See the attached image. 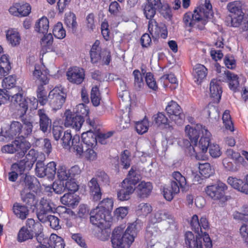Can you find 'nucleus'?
Returning a JSON list of instances; mask_svg holds the SVG:
<instances>
[{
  "label": "nucleus",
  "mask_w": 248,
  "mask_h": 248,
  "mask_svg": "<svg viewBox=\"0 0 248 248\" xmlns=\"http://www.w3.org/2000/svg\"><path fill=\"white\" fill-rule=\"evenodd\" d=\"M154 120L155 123L158 126H161L165 128L172 127V124H170L168 118L162 113H158L154 116Z\"/></svg>",
  "instance_id": "obj_39"
},
{
  "label": "nucleus",
  "mask_w": 248,
  "mask_h": 248,
  "mask_svg": "<svg viewBox=\"0 0 248 248\" xmlns=\"http://www.w3.org/2000/svg\"><path fill=\"white\" fill-rule=\"evenodd\" d=\"M34 79L38 81L40 85H45L49 82V74L43 64H36L32 72Z\"/></svg>",
  "instance_id": "obj_15"
},
{
  "label": "nucleus",
  "mask_w": 248,
  "mask_h": 248,
  "mask_svg": "<svg viewBox=\"0 0 248 248\" xmlns=\"http://www.w3.org/2000/svg\"><path fill=\"white\" fill-rule=\"evenodd\" d=\"M6 38L9 44L13 46H18L21 40L18 32L14 29L9 30L7 31Z\"/></svg>",
  "instance_id": "obj_36"
},
{
  "label": "nucleus",
  "mask_w": 248,
  "mask_h": 248,
  "mask_svg": "<svg viewBox=\"0 0 248 248\" xmlns=\"http://www.w3.org/2000/svg\"><path fill=\"white\" fill-rule=\"evenodd\" d=\"M207 74V69L203 65L197 64L193 68L192 74L195 82L198 84L205 78Z\"/></svg>",
  "instance_id": "obj_22"
},
{
  "label": "nucleus",
  "mask_w": 248,
  "mask_h": 248,
  "mask_svg": "<svg viewBox=\"0 0 248 248\" xmlns=\"http://www.w3.org/2000/svg\"><path fill=\"white\" fill-rule=\"evenodd\" d=\"M28 230L31 232L33 236L41 237V239L44 238V235L42 233L43 226L40 222L35 221L32 218H28L26 221V226Z\"/></svg>",
  "instance_id": "obj_18"
},
{
  "label": "nucleus",
  "mask_w": 248,
  "mask_h": 248,
  "mask_svg": "<svg viewBox=\"0 0 248 248\" xmlns=\"http://www.w3.org/2000/svg\"><path fill=\"white\" fill-rule=\"evenodd\" d=\"M159 9L145 4L143 7V14L148 19L153 20L152 18L156 14V10Z\"/></svg>",
  "instance_id": "obj_61"
},
{
  "label": "nucleus",
  "mask_w": 248,
  "mask_h": 248,
  "mask_svg": "<svg viewBox=\"0 0 248 248\" xmlns=\"http://www.w3.org/2000/svg\"><path fill=\"white\" fill-rule=\"evenodd\" d=\"M229 18L230 19L231 26L234 27H237L242 25L244 22H247V17L244 18V13L230 15Z\"/></svg>",
  "instance_id": "obj_40"
},
{
  "label": "nucleus",
  "mask_w": 248,
  "mask_h": 248,
  "mask_svg": "<svg viewBox=\"0 0 248 248\" xmlns=\"http://www.w3.org/2000/svg\"><path fill=\"white\" fill-rule=\"evenodd\" d=\"M89 109L88 107L83 104H79L76 106L73 109V113L76 116H81L83 118V117L88 115Z\"/></svg>",
  "instance_id": "obj_57"
},
{
  "label": "nucleus",
  "mask_w": 248,
  "mask_h": 248,
  "mask_svg": "<svg viewBox=\"0 0 248 248\" xmlns=\"http://www.w3.org/2000/svg\"><path fill=\"white\" fill-rule=\"evenodd\" d=\"M49 240L54 248H64L65 243L61 237L55 234H51Z\"/></svg>",
  "instance_id": "obj_56"
},
{
  "label": "nucleus",
  "mask_w": 248,
  "mask_h": 248,
  "mask_svg": "<svg viewBox=\"0 0 248 248\" xmlns=\"http://www.w3.org/2000/svg\"><path fill=\"white\" fill-rule=\"evenodd\" d=\"M167 219V222L170 224V227H176L175 221L172 215L165 210L155 211L150 216L149 222L152 223H157L161 221Z\"/></svg>",
  "instance_id": "obj_13"
},
{
  "label": "nucleus",
  "mask_w": 248,
  "mask_h": 248,
  "mask_svg": "<svg viewBox=\"0 0 248 248\" xmlns=\"http://www.w3.org/2000/svg\"><path fill=\"white\" fill-rule=\"evenodd\" d=\"M91 101L94 106H98L101 99L98 88L96 86L93 87L91 92Z\"/></svg>",
  "instance_id": "obj_62"
},
{
  "label": "nucleus",
  "mask_w": 248,
  "mask_h": 248,
  "mask_svg": "<svg viewBox=\"0 0 248 248\" xmlns=\"http://www.w3.org/2000/svg\"><path fill=\"white\" fill-rule=\"evenodd\" d=\"M196 237L189 231L185 234V244L187 248H202V241H203L205 248H212V243L208 233L204 232L198 233Z\"/></svg>",
  "instance_id": "obj_6"
},
{
  "label": "nucleus",
  "mask_w": 248,
  "mask_h": 248,
  "mask_svg": "<svg viewBox=\"0 0 248 248\" xmlns=\"http://www.w3.org/2000/svg\"><path fill=\"white\" fill-rule=\"evenodd\" d=\"M152 211L151 205L148 203H140L136 208V213L139 216H146Z\"/></svg>",
  "instance_id": "obj_53"
},
{
  "label": "nucleus",
  "mask_w": 248,
  "mask_h": 248,
  "mask_svg": "<svg viewBox=\"0 0 248 248\" xmlns=\"http://www.w3.org/2000/svg\"><path fill=\"white\" fill-rule=\"evenodd\" d=\"M226 156L225 159V164L228 163L229 160L232 161H236L241 163L243 161V157L241 156L240 154L236 151H233L231 149H227L226 152Z\"/></svg>",
  "instance_id": "obj_48"
},
{
  "label": "nucleus",
  "mask_w": 248,
  "mask_h": 248,
  "mask_svg": "<svg viewBox=\"0 0 248 248\" xmlns=\"http://www.w3.org/2000/svg\"><path fill=\"white\" fill-rule=\"evenodd\" d=\"M16 78L14 76H9L3 79L2 86L4 89H10L15 87Z\"/></svg>",
  "instance_id": "obj_64"
},
{
  "label": "nucleus",
  "mask_w": 248,
  "mask_h": 248,
  "mask_svg": "<svg viewBox=\"0 0 248 248\" xmlns=\"http://www.w3.org/2000/svg\"><path fill=\"white\" fill-rule=\"evenodd\" d=\"M66 93L62 86L55 87L49 93V103L53 110L60 109L65 102Z\"/></svg>",
  "instance_id": "obj_8"
},
{
  "label": "nucleus",
  "mask_w": 248,
  "mask_h": 248,
  "mask_svg": "<svg viewBox=\"0 0 248 248\" xmlns=\"http://www.w3.org/2000/svg\"><path fill=\"white\" fill-rule=\"evenodd\" d=\"M172 177L174 179L171 182H176L178 184L179 189L185 188L186 185V180L185 176L179 171H174L172 173Z\"/></svg>",
  "instance_id": "obj_54"
},
{
  "label": "nucleus",
  "mask_w": 248,
  "mask_h": 248,
  "mask_svg": "<svg viewBox=\"0 0 248 248\" xmlns=\"http://www.w3.org/2000/svg\"><path fill=\"white\" fill-rule=\"evenodd\" d=\"M67 80L71 83L80 84L85 78L84 70L80 67L74 66L69 68L66 74Z\"/></svg>",
  "instance_id": "obj_14"
},
{
  "label": "nucleus",
  "mask_w": 248,
  "mask_h": 248,
  "mask_svg": "<svg viewBox=\"0 0 248 248\" xmlns=\"http://www.w3.org/2000/svg\"><path fill=\"white\" fill-rule=\"evenodd\" d=\"M190 225L192 229L196 232L199 233L201 231V228L207 229L209 227V223L206 217H202L201 218L200 221L197 215H193L190 221Z\"/></svg>",
  "instance_id": "obj_20"
},
{
  "label": "nucleus",
  "mask_w": 248,
  "mask_h": 248,
  "mask_svg": "<svg viewBox=\"0 0 248 248\" xmlns=\"http://www.w3.org/2000/svg\"><path fill=\"white\" fill-rule=\"evenodd\" d=\"M149 126L150 122L149 120L145 117L142 120L137 122L136 123V131L139 134H143L148 131Z\"/></svg>",
  "instance_id": "obj_46"
},
{
  "label": "nucleus",
  "mask_w": 248,
  "mask_h": 248,
  "mask_svg": "<svg viewBox=\"0 0 248 248\" xmlns=\"http://www.w3.org/2000/svg\"><path fill=\"white\" fill-rule=\"evenodd\" d=\"M45 171L46 176L48 179H53L56 173V164L51 161L45 166Z\"/></svg>",
  "instance_id": "obj_59"
},
{
  "label": "nucleus",
  "mask_w": 248,
  "mask_h": 248,
  "mask_svg": "<svg viewBox=\"0 0 248 248\" xmlns=\"http://www.w3.org/2000/svg\"><path fill=\"white\" fill-rule=\"evenodd\" d=\"M44 85H39L37 90V96L39 103L44 105L49 102V94L47 95V91L46 90Z\"/></svg>",
  "instance_id": "obj_37"
},
{
  "label": "nucleus",
  "mask_w": 248,
  "mask_h": 248,
  "mask_svg": "<svg viewBox=\"0 0 248 248\" xmlns=\"http://www.w3.org/2000/svg\"><path fill=\"white\" fill-rule=\"evenodd\" d=\"M221 81L219 79H213L210 84V96L213 98L215 101L219 102L221 98L222 93V88L220 85Z\"/></svg>",
  "instance_id": "obj_21"
},
{
  "label": "nucleus",
  "mask_w": 248,
  "mask_h": 248,
  "mask_svg": "<svg viewBox=\"0 0 248 248\" xmlns=\"http://www.w3.org/2000/svg\"><path fill=\"white\" fill-rule=\"evenodd\" d=\"M52 32L54 37L59 39H62L66 36V31L60 22L55 24Z\"/></svg>",
  "instance_id": "obj_49"
},
{
  "label": "nucleus",
  "mask_w": 248,
  "mask_h": 248,
  "mask_svg": "<svg viewBox=\"0 0 248 248\" xmlns=\"http://www.w3.org/2000/svg\"><path fill=\"white\" fill-rule=\"evenodd\" d=\"M32 130V123L25 121L23 124L18 121H13L10 125L8 130H1L0 134V141L7 142L14 136H20L25 137L31 134Z\"/></svg>",
  "instance_id": "obj_3"
},
{
  "label": "nucleus",
  "mask_w": 248,
  "mask_h": 248,
  "mask_svg": "<svg viewBox=\"0 0 248 248\" xmlns=\"http://www.w3.org/2000/svg\"><path fill=\"white\" fill-rule=\"evenodd\" d=\"M222 119L225 128L230 130L231 132L234 131L233 124L232 121L229 110H226L224 112Z\"/></svg>",
  "instance_id": "obj_55"
},
{
  "label": "nucleus",
  "mask_w": 248,
  "mask_h": 248,
  "mask_svg": "<svg viewBox=\"0 0 248 248\" xmlns=\"http://www.w3.org/2000/svg\"><path fill=\"white\" fill-rule=\"evenodd\" d=\"M212 6L210 0H200L199 5L193 13L187 12L184 15L183 22L189 27L203 30L209 19L213 17Z\"/></svg>",
  "instance_id": "obj_1"
},
{
  "label": "nucleus",
  "mask_w": 248,
  "mask_h": 248,
  "mask_svg": "<svg viewBox=\"0 0 248 248\" xmlns=\"http://www.w3.org/2000/svg\"><path fill=\"white\" fill-rule=\"evenodd\" d=\"M133 75L134 88L137 90H140L144 85L142 74L139 70H135L133 72Z\"/></svg>",
  "instance_id": "obj_50"
},
{
  "label": "nucleus",
  "mask_w": 248,
  "mask_h": 248,
  "mask_svg": "<svg viewBox=\"0 0 248 248\" xmlns=\"http://www.w3.org/2000/svg\"><path fill=\"white\" fill-rule=\"evenodd\" d=\"M11 69L9 56L7 54L2 55L0 57V78L8 75Z\"/></svg>",
  "instance_id": "obj_24"
},
{
  "label": "nucleus",
  "mask_w": 248,
  "mask_h": 248,
  "mask_svg": "<svg viewBox=\"0 0 248 248\" xmlns=\"http://www.w3.org/2000/svg\"><path fill=\"white\" fill-rule=\"evenodd\" d=\"M152 189L153 186L150 182L142 181L137 186L138 194L142 198L147 197L150 194Z\"/></svg>",
  "instance_id": "obj_33"
},
{
  "label": "nucleus",
  "mask_w": 248,
  "mask_h": 248,
  "mask_svg": "<svg viewBox=\"0 0 248 248\" xmlns=\"http://www.w3.org/2000/svg\"><path fill=\"white\" fill-rule=\"evenodd\" d=\"M113 200L112 198H107L101 201L98 205V208H102L104 212L107 213L108 215H111V211L113 207Z\"/></svg>",
  "instance_id": "obj_42"
},
{
  "label": "nucleus",
  "mask_w": 248,
  "mask_h": 248,
  "mask_svg": "<svg viewBox=\"0 0 248 248\" xmlns=\"http://www.w3.org/2000/svg\"><path fill=\"white\" fill-rule=\"evenodd\" d=\"M199 170L200 174L204 178H209L214 173V170L208 163L200 164Z\"/></svg>",
  "instance_id": "obj_45"
},
{
  "label": "nucleus",
  "mask_w": 248,
  "mask_h": 248,
  "mask_svg": "<svg viewBox=\"0 0 248 248\" xmlns=\"http://www.w3.org/2000/svg\"><path fill=\"white\" fill-rule=\"evenodd\" d=\"M110 226L111 223H108V226L102 225V226L98 227L101 230L99 234L98 235V237L100 240L105 241L108 239L111 232L110 229Z\"/></svg>",
  "instance_id": "obj_63"
},
{
  "label": "nucleus",
  "mask_w": 248,
  "mask_h": 248,
  "mask_svg": "<svg viewBox=\"0 0 248 248\" xmlns=\"http://www.w3.org/2000/svg\"><path fill=\"white\" fill-rule=\"evenodd\" d=\"M96 147H86V149L83 153L81 157L84 158L88 161H95L97 158V153L95 150Z\"/></svg>",
  "instance_id": "obj_47"
},
{
  "label": "nucleus",
  "mask_w": 248,
  "mask_h": 248,
  "mask_svg": "<svg viewBox=\"0 0 248 248\" xmlns=\"http://www.w3.org/2000/svg\"><path fill=\"white\" fill-rule=\"evenodd\" d=\"M49 28L48 19L46 17L40 18L36 23L35 31L39 33H46Z\"/></svg>",
  "instance_id": "obj_38"
},
{
  "label": "nucleus",
  "mask_w": 248,
  "mask_h": 248,
  "mask_svg": "<svg viewBox=\"0 0 248 248\" xmlns=\"http://www.w3.org/2000/svg\"><path fill=\"white\" fill-rule=\"evenodd\" d=\"M179 191V187L176 182H171L170 186L164 187L163 191L164 198L169 201H171Z\"/></svg>",
  "instance_id": "obj_27"
},
{
  "label": "nucleus",
  "mask_w": 248,
  "mask_h": 248,
  "mask_svg": "<svg viewBox=\"0 0 248 248\" xmlns=\"http://www.w3.org/2000/svg\"><path fill=\"white\" fill-rule=\"evenodd\" d=\"M148 30L153 37H161L165 39L167 37L168 31L166 27L161 25L159 26L155 20L149 21Z\"/></svg>",
  "instance_id": "obj_16"
},
{
  "label": "nucleus",
  "mask_w": 248,
  "mask_h": 248,
  "mask_svg": "<svg viewBox=\"0 0 248 248\" xmlns=\"http://www.w3.org/2000/svg\"><path fill=\"white\" fill-rule=\"evenodd\" d=\"M64 23L69 31L72 32L75 31L78 26L77 18L75 14L72 12H69L66 14L64 18Z\"/></svg>",
  "instance_id": "obj_34"
},
{
  "label": "nucleus",
  "mask_w": 248,
  "mask_h": 248,
  "mask_svg": "<svg viewBox=\"0 0 248 248\" xmlns=\"http://www.w3.org/2000/svg\"><path fill=\"white\" fill-rule=\"evenodd\" d=\"M36 152L33 149H31L29 151L28 154L26 155L25 158L21 161L25 162V166H26V169L27 168H31L34 162L36 161Z\"/></svg>",
  "instance_id": "obj_51"
},
{
  "label": "nucleus",
  "mask_w": 248,
  "mask_h": 248,
  "mask_svg": "<svg viewBox=\"0 0 248 248\" xmlns=\"http://www.w3.org/2000/svg\"><path fill=\"white\" fill-rule=\"evenodd\" d=\"M228 161L229 163L225 164V159L222 161L223 165L227 170L232 172H236L238 170L241 163L232 160H229Z\"/></svg>",
  "instance_id": "obj_60"
},
{
  "label": "nucleus",
  "mask_w": 248,
  "mask_h": 248,
  "mask_svg": "<svg viewBox=\"0 0 248 248\" xmlns=\"http://www.w3.org/2000/svg\"><path fill=\"white\" fill-rule=\"evenodd\" d=\"M102 51L100 46V41L96 40L90 50V57L93 63H98L101 58Z\"/></svg>",
  "instance_id": "obj_30"
},
{
  "label": "nucleus",
  "mask_w": 248,
  "mask_h": 248,
  "mask_svg": "<svg viewBox=\"0 0 248 248\" xmlns=\"http://www.w3.org/2000/svg\"><path fill=\"white\" fill-rule=\"evenodd\" d=\"M24 161H20L18 163H15L11 167V172L9 173V180L15 182L18 177V174H22L26 169Z\"/></svg>",
  "instance_id": "obj_23"
},
{
  "label": "nucleus",
  "mask_w": 248,
  "mask_h": 248,
  "mask_svg": "<svg viewBox=\"0 0 248 248\" xmlns=\"http://www.w3.org/2000/svg\"><path fill=\"white\" fill-rule=\"evenodd\" d=\"M227 182L232 187L248 194V190H245L242 186L243 182L242 180L235 177H229L227 179Z\"/></svg>",
  "instance_id": "obj_44"
},
{
  "label": "nucleus",
  "mask_w": 248,
  "mask_h": 248,
  "mask_svg": "<svg viewBox=\"0 0 248 248\" xmlns=\"http://www.w3.org/2000/svg\"><path fill=\"white\" fill-rule=\"evenodd\" d=\"M124 227L115 228L112 234L111 243L113 248H129L134 242L136 235V225L130 224L124 232Z\"/></svg>",
  "instance_id": "obj_2"
},
{
  "label": "nucleus",
  "mask_w": 248,
  "mask_h": 248,
  "mask_svg": "<svg viewBox=\"0 0 248 248\" xmlns=\"http://www.w3.org/2000/svg\"><path fill=\"white\" fill-rule=\"evenodd\" d=\"M90 216L91 222L97 227L102 225L108 226V223H111V215H108L102 210V208L96 207L91 211Z\"/></svg>",
  "instance_id": "obj_9"
},
{
  "label": "nucleus",
  "mask_w": 248,
  "mask_h": 248,
  "mask_svg": "<svg viewBox=\"0 0 248 248\" xmlns=\"http://www.w3.org/2000/svg\"><path fill=\"white\" fill-rule=\"evenodd\" d=\"M37 217L41 221H45L46 215L49 212H52V209L46 200L42 199L40 202L38 207Z\"/></svg>",
  "instance_id": "obj_28"
},
{
  "label": "nucleus",
  "mask_w": 248,
  "mask_h": 248,
  "mask_svg": "<svg viewBox=\"0 0 248 248\" xmlns=\"http://www.w3.org/2000/svg\"><path fill=\"white\" fill-rule=\"evenodd\" d=\"M223 75L224 77L220 78L219 80L223 82L228 81L229 82V88L233 92L238 91L239 82L238 81V76L230 71H225Z\"/></svg>",
  "instance_id": "obj_19"
},
{
  "label": "nucleus",
  "mask_w": 248,
  "mask_h": 248,
  "mask_svg": "<svg viewBox=\"0 0 248 248\" xmlns=\"http://www.w3.org/2000/svg\"><path fill=\"white\" fill-rule=\"evenodd\" d=\"M56 175L59 181L63 182L70 179L68 169L63 165L59 166L57 169Z\"/></svg>",
  "instance_id": "obj_52"
},
{
  "label": "nucleus",
  "mask_w": 248,
  "mask_h": 248,
  "mask_svg": "<svg viewBox=\"0 0 248 248\" xmlns=\"http://www.w3.org/2000/svg\"><path fill=\"white\" fill-rule=\"evenodd\" d=\"M68 150L72 152L75 153L79 157L82 156L84 151L79 136H74L71 141V145Z\"/></svg>",
  "instance_id": "obj_31"
},
{
  "label": "nucleus",
  "mask_w": 248,
  "mask_h": 248,
  "mask_svg": "<svg viewBox=\"0 0 248 248\" xmlns=\"http://www.w3.org/2000/svg\"><path fill=\"white\" fill-rule=\"evenodd\" d=\"M145 81L148 87L154 91H156L158 89L156 80L154 78L153 74L151 72H148L146 74Z\"/></svg>",
  "instance_id": "obj_58"
},
{
  "label": "nucleus",
  "mask_w": 248,
  "mask_h": 248,
  "mask_svg": "<svg viewBox=\"0 0 248 248\" xmlns=\"http://www.w3.org/2000/svg\"><path fill=\"white\" fill-rule=\"evenodd\" d=\"M64 115L65 119L64 124L65 127H71L77 131L80 129L84 121V118L81 116H76L70 110H67Z\"/></svg>",
  "instance_id": "obj_12"
},
{
  "label": "nucleus",
  "mask_w": 248,
  "mask_h": 248,
  "mask_svg": "<svg viewBox=\"0 0 248 248\" xmlns=\"http://www.w3.org/2000/svg\"><path fill=\"white\" fill-rule=\"evenodd\" d=\"M170 119L177 124H181L185 119L184 115L179 105L175 101L169 102L166 108Z\"/></svg>",
  "instance_id": "obj_11"
},
{
  "label": "nucleus",
  "mask_w": 248,
  "mask_h": 248,
  "mask_svg": "<svg viewBox=\"0 0 248 248\" xmlns=\"http://www.w3.org/2000/svg\"><path fill=\"white\" fill-rule=\"evenodd\" d=\"M62 203L69 207H73L77 205L79 201V198L73 192L64 194L61 198Z\"/></svg>",
  "instance_id": "obj_26"
},
{
  "label": "nucleus",
  "mask_w": 248,
  "mask_h": 248,
  "mask_svg": "<svg viewBox=\"0 0 248 248\" xmlns=\"http://www.w3.org/2000/svg\"><path fill=\"white\" fill-rule=\"evenodd\" d=\"M12 210L15 215L21 220L25 219L29 213V210L27 206L18 202H15L13 204Z\"/></svg>",
  "instance_id": "obj_25"
},
{
  "label": "nucleus",
  "mask_w": 248,
  "mask_h": 248,
  "mask_svg": "<svg viewBox=\"0 0 248 248\" xmlns=\"http://www.w3.org/2000/svg\"><path fill=\"white\" fill-rule=\"evenodd\" d=\"M34 236L28 230L27 227H22L19 230L17 235V240L19 242H23L32 239Z\"/></svg>",
  "instance_id": "obj_43"
},
{
  "label": "nucleus",
  "mask_w": 248,
  "mask_h": 248,
  "mask_svg": "<svg viewBox=\"0 0 248 248\" xmlns=\"http://www.w3.org/2000/svg\"><path fill=\"white\" fill-rule=\"evenodd\" d=\"M202 135L199 143L197 141L189 147V155L198 159L204 158L203 155L206 153L210 141L211 133L207 129L202 130Z\"/></svg>",
  "instance_id": "obj_5"
},
{
  "label": "nucleus",
  "mask_w": 248,
  "mask_h": 248,
  "mask_svg": "<svg viewBox=\"0 0 248 248\" xmlns=\"http://www.w3.org/2000/svg\"><path fill=\"white\" fill-rule=\"evenodd\" d=\"M14 90L16 93L12 96V102L16 106L21 115L26 113L29 107L31 109H36L37 108L38 100L34 97L25 98L23 95V91L20 87H16Z\"/></svg>",
  "instance_id": "obj_4"
},
{
  "label": "nucleus",
  "mask_w": 248,
  "mask_h": 248,
  "mask_svg": "<svg viewBox=\"0 0 248 248\" xmlns=\"http://www.w3.org/2000/svg\"><path fill=\"white\" fill-rule=\"evenodd\" d=\"M137 183L136 179H124L121 184V188L117 191V198L119 200L125 201L130 199V195L135 189V185Z\"/></svg>",
  "instance_id": "obj_10"
},
{
  "label": "nucleus",
  "mask_w": 248,
  "mask_h": 248,
  "mask_svg": "<svg viewBox=\"0 0 248 248\" xmlns=\"http://www.w3.org/2000/svg\"><path fill=\"white\" fill-rule=\"evenodd\" d=\"M16 152L19 156H23L31 147V144L24 139L15 140Z\"/></svg>",
  "instance_id": "obj_35"
},
{
  "label": "nucleus",
  "mask_w": 248,
  "mask_h": 248,
  "mask_svg": "<svg viewBox=\"0 0 248 248\" xmlns=\"http://www.w3.org/2000/svg\"><path fill=\"white\" fill-rule=\"evenodd\" d=\"M81 139L86 147H96L97 145L96 135L93 131H88L83 133Z\"/></svg>",
  "instance_id": "obj_32"
},
{
  "label": "nucleus",
  "mask_w": 248,
  "mask_h": 248,
  "mask_svg": "<svg viewBox=\"0 0 248 248\" xmlns=\"http://www.w3.org/2000/svg\"><path fill=\"white\" fill-rule=\"evenodd\" d=\"M243 3L240 1H234L229 2L227 5V9L231 13L230 15H234L244 13L242 9Z\"/></svg>",
  "instance_id": "obj_41"
},
{
  "label": "nucleus",
  "mask_w": 248,
  "mask_h": 248,
  "mask_svg": "<svg viewBox=\"0 0 248 248\" xmlns=\"http://www.w3.org/2000/svg\"><path fill=\"white\" fill-rule=\"evenodd\" d=\"M227 185L221 182H218L208 186L205 188V192L207 196L214 201H218L222 204L230 199V197L225 195L227 190Z\"/></svg>",
  "instance_id": "obj_7"
},
{
  "label": "nucleus",
  "mask_w": 248,
  "mask_h": 248,
  "mask_svg": "<svg viewBox=\"0 0 248 248\" xmlns=\"http://www.w3.org/2000/svg\"><path fill=\"white\" fill-rule=\"evenodd\" d=\"M38 115L39 117L40 129L44 132H45L47 130L48 128L51 126V121L44 109H39L38 111Z\"/></svg>",
  "instance_id": "obj_29"
},
{
  "label": "nucleus",
  "mask_w": 248,
  "mask_h": 248,
  "mask_svg": "<svg viewBox=\"0 0 248 248\" xmlns=\"http://www.w3.org/2000/svg\"><path fill=\"white\" fill-rule=\"evenodd\" d=\"M203 129L206 128L200 124L194 126L187 125L185 127L186 135L189 138L192 144H193L198 141L200 134H202Z\"/></svg>",
  "instance_id": "obj_17"
}]
</instances>
